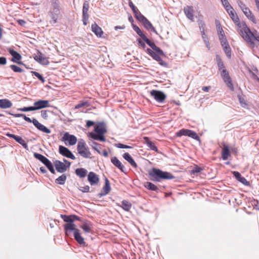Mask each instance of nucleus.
Returning <instances> with one entry per match:
<instances>
[{
  "label": "nucleus",
  "instance_id": "49",
  "mask_svg": "<svg viewBox=\"0 0 259 259\" xmlns=\"http://www.w3.org/2000/svg\"><path fill=\"white\" fill-rule=\"evenodd\" d=\"M88 12H82V21L84 25L87 24V21L89 18V15Z\"/></svg>",
  "mask_w": 259,
  "mask_h": 259
},
{
  "label": "nucleus",
  "instance_id": "62",
  "mask_svg": "<svg viewBox=\"0 0 259 259\" xmlns=\"http://www.w3.org/2000/svg\"><path fill=\"white\" fill-rule=\"evenodd\" d=\"M43 164L45 165L47 168H49L51 165L53 164L51 161L48 159L46 160V161Z\"/></svg>",
  "mask_w": 259,
  "mask_h": 259
},
{
  "label": "nucleus",
  "instance_id": "58",
  "mask_svg": "<svg viewBox=\"0 0 259 259\" xmlns=\"http://www.w3.org/2000/svg\"><path fill=\"white\" fill-rule=\"evenodd\" d=\"M90 187L88 186H86L84 187H81L80 190L82 192L85 193L88 192L89 191Z\"/></svg>",
  "mask_w": 259,
  "mask_h": 259
},
{
  "label": "nucleus",
  "instance_id": "26",
  "mask_svg": "<svg viewBox=\"0 0 259 259\" xmlns=\"http://www.w3.org/2000/svg\"><path fill=\"white\" fill-rule=\"evenodd\" d=\"M92 30L95 33L97 36L101 37L103 33L101 28L99 27L96 23L92 25Z\"/></svg>",
  "mask_w": 259,
  "mask_h": 259
},
{
  "label": "nucleus",
  "instance_id": "37",
  "mask_svg": "<svg viewBox=\"0 0 259 259\" xmlns=\"http://www.w3.org/2000/svg\"><path fill=\"white\" fill-rule=\"evenodd\" d=\"M66 180V176L63 174L56 180V183L60 185H63L65 184Z\"/></svg>",
  "mask_w": 259,
  "mask_h": 259
},
{
  "label": "nucleus",
  "instance_id": "42",
  "mask_svg": "<svg viewBox=\"0 0 259 259\" xmlns=\"http://www.w3.org/2000/svg\"><path fill=\"white\" fill-rule=\"evenodd\" d=\"M80 227L83 229L85 233H90L91 231L90 224L88 223H84Z\"/></svg>",
  "mask_w": 259,
  "mask_h": 259
},
{
  "label": "nucleus",
  "instance_id": "1",
  "mask_svg": "<svg viewBox=\"0 0 259 259\" xmlns=\"http://www.w3.org/2000/svg\"><path fill=\"white\" fill-rule=\"evenodd\" d=\"M239 33L243 39L249 44L251 48L254 47V43L252 41L251 37L259 42V34H254L247 27L245 23H238Z\"/></svg>",
  "mask_w": 259,
  "mask_h": 259
},
{
  "label": "nucleus",
  "instance_id": "4",
  "mask_svg": "<svg viewBox=\"0 0 259 259\" xmlns=\"http://www.w3.org/2000/svg\"><path fill=\"white\" fill-rule=\"evenodd\" d=\"M132 26L133 29L142 38L143 40L144 41L148 46H149L153 50L156 51L160 55L164 54L163 51L159 47L156 46V45L153 42H152L149 38H148L138 26L132 24Z\"/></svg>",
  "mask_w": 259,
  "mask_h": 259
},
{
  "label": "nucleus",
  "instance_id": "10",
  "mask_svg": "<svg viewBox=\"0 0 259 259\" xmlns=\"http://www.w3.org/2000/svg\"><path fill=\"white\" fill-rule=\"evenodd\" d=\"M150 95L159 103H162L166 98L165 95L161 91L158 90H152L150 92Z\"/></svg>",
  "mask_w": 259,
  "mask_h": 259
},
{
  "label": "nucleus",
  "instance_id": "61",
  "mask_svg": "<svg viewBox=\"0 0 259 259\" xmlns=\"http://www.w3.org/2000/svg\"><path fill=\"white\" fill-rule=\"evenodd\" d=\"M218 33H219V36H222V35L225 36V35L223 29L220 26H219L218 27Z\"/></svg>",
  "mask_w": 259,
  "mask_h": 259
},
{
  "label": "nucleus",
  "instance_id": "7",
  "mask_svg": "<svg viewBox=\"0 0 259 259\" xmlns=\"http://www.w3.org/2000/svg\"><path fill=\"white\" fill-rule=\"evenodd\" d=\"M177 137H181L182 136H188L196 140L200 141V138L197 133L192 130L188 129H182L176 133Z\"/></svg>",
  "mask_w": 259,
  "mask_h": 259
},
{
  "label": "nucleus",
  "instance_id": "3",
  "mask_svg": "<svg viewBox=\"0 0 259 259\" xmlns=\"http://www.w3.org/2000/svg\"><path fill=\"white\" fill-rule=\"evenodd\" d=\"M149 175L151 180L157 182H160L162 180H171L175 178L170 173L156 168H153Z\"/></svg>",
  "mask_w": 259,
  "mask_h": 259
},
{
  "label": "nucleus",
  "instance_id": "39",
  "mask_svg": "<svg viewBox=\"0 0 259 259\" xmlns=\"http://www.w3.org/2000/svg\"><path fill=\"white\" fill-rule=\"evenodd\" d=\"M217 64L219 68V70L220 71H222L224 68H225V66L223 62L222 61L221 58L219 56H217Z\"/></svg>",
  "mask_w": 259,
  "mask_h": 259
},
{
  "label": "nucleus",
  "instance_id": "34",
  "mask_svg": "<svg viewBox=\"0 0 259 259\" xmlns=\"http://www.w3.org/2000/svg\"><path fill=\"white\" fill-rule=\"evenodd\" d=\"M105 185L103 188V190L105 193L104 194H107L111 190L110 183L107 178H105Z\"/></svg>",
  "mask_w": 259,
  "mask_h": 259
},
{
  "label": "nucleus",
  "instance_id": "18",
  "mask_svg": "<svg viewBox=\"0 0 259 259\" xmlns=\"http://www.w3.org/2000/svg\"><path fill=\"white\" fill-rule=\"evenodd\" d=\"M184 13L187 17L192 21H194V9L192 6H186L184 8Z\"/></svg>",
  "mask_w": 259,
  "mask_h": 259
},
{
  "label": "nucleus",
  "instance_id": "51",
  "mask_svg": "<svg viewBox=\"0 0 259 259\" xmlns=\"http://www.w3.org/2000/svg\"><path fill=\"white\" fill-rule=\"evenodd\" d=\"M221 2L226 11H229V9H232V7L230 5L228 0H224Z\"/></svg>",
  "mask_w": 259,
  "mask_h": 259
},
{
  "label": "nucleus",
  "instance_id": "5",
  "mask_svg": "<svg viewBox=\"0 0 259 259\" xmlns=\"http://www.w3.org/2000/svg\"><path fill=\"white\" fill-rule=\"evenodd\" d=\"M51 7L49 11V15L52 20L51 23L55 24L57 22L58 16L60 14V4L58 0H51Z\"/></svg>",
  "mask_w": 259,
  "mask_h": 259
},
{
  "label": "nucleus",
  "instance_id": "17",
  "mask_svg": "<svg viewBox=\"0 0 259 259\" xmlns=\"http://www.w3.org/2000/svg\"><path fill=\"white\" fill-rule=\"evenodd\" d=\"M54 163L56 169L60 173H63L67 169L66 165L60 160H57L54 162Z\"/></svg>",
  "mask_w": 259,
  "mask_h": 259
},
{
  "label": "nucleus",
  "instance_id": "33",
  "mask_svg": "<svg viewBox=\"0 0 259 259\" xmlns=\"http://www.w3.org/2000/svg\"><path fill=\"white\" fill-rule=\"evenodd\" d=\"M88 171L83 168H78L76 169L75 174L80 178H84L86 176Z\"/></svg>",
  "mask_w": 259,
  "mask_h": 259
},
{
  "label": "nucleus",
  "instance_id": "63",
  "mask_svg": "<svg viewBox=\"0 0 259 259\" xmlns=\"http://www.w3.org/2000/svg\"><path fill=\"white\" fill-rule=\"evenodd\" d=\"M41 116L42 118L46 119L48 117L47 111L46 110H42L41 111Z\"/></svg>",
  "mask_w": 259,
  "mask_h": 259
},
{
  "label": "nucleus",
  "instance_id": "60",
  "mask_svg": "<svg viewBox=\"0 0 259 259\" xmlns=\"http://www.w3.org/2000/svg\"><path fill=\"white\" fill-rule=\"evenodd\" d=\"M7 63V59L4 57H0V64L1 65H5Z\"/></svg>",
  "mask_w": 259,
  "mask_h": 259
},
{
  "label": "nucleus",
  "instance_id": "44",
  "mask_svg": "<svg viewBox=\"0 0 259 259\" xmlns=\"http://www.w3.org/2000/svg\"><path fill=\"white\" fill-rule=\"evenodd\" d=\"M61 218L63 221L67 223L73 222L74 220L72 219V216L61 214Z\"/></svg>",
  "mask_w": 259,
  "mask_h": 259
},
{
  "label": "nucleus",
  "instance_id": "16",
  "mask_svg": "<svg viewBox=\"0 0 259 259\" xmlns=\"http://www.w3.org/2000/svg\"><path fill=\"white\" fill-rule=\"evenodd\" d=\"M88 180L92 186L98 184L99 178L97 175L94 172H90L88 176Z\"/></svg>",
  "mask_w": 259,
  "mask_h": 259
},
{
  "label": "nucleus",
  "instance_id": "56",
  "mask_svg": "<svg viewBox=\"0 0 259 259\" xmlns=\"http://www.w3.org/2000/svg\"><path fill=\"white\" fill-rule=\"evenodd\" d=\"M237 3L242 11L247 8L245 5L241 0H237Z\"/></svg>",
  "mask_w": 259,
  "mask_h": 259
},
{
  "label": "nucleus",
  "instance_id": "21",
  "mask_svg": "<svg viewBox=\"0 0 259 259\" xmlns=\"http://www.w3.org/2000/svg\"><path fill=\"white\" fill-rule=\"evenodd\" d=\"M160 56H165V54L160 55L155 51V52H154L152 55L151 57H152L154 60L157 61L161 66L165 67H167V63L165 61H163L160 58Z\"/></svg>",
  "mask_w": 259,
  "mask_h": 259
},
{
  "label": "nucleus",
  "instance_id": "9",
  "mask_svg": "<svg viewBox=\"0 0 259 259\" xmlns=\"http://www.w3.org/2000/svg\"><path fill=\"white\" fill-rule=\"evenodd\" d=\"M221 75L223 78L224 82L226 83L227 86L231 90H233V85L232 82L231 77L229 74L226 68H224L221 71Z\"/></svg>",
  "mask_w": 259,
  "mask_h": 259
},
{
  "label": "nucleus",
  "instance_id": "47",
  "mask_svg": "<svg viewBox=\"0 0 259 259\" xmlns=\"http://www.w3.org/2000/svg\"><path fill=\"white\" fill-rule=\"evenodd\" d=\"M18 111H22V112H28V111H35V108L33 106H29V107H24L23 108H18Z\"/></svg>",
  "mask_w": 259,
  "mask_h": 259
},
{
  "label": "nucleus",
  "instance_id": "24",
  "mask_svg": "<svg viewBox=\"0 0 259 259\" xmlns=\"http://www.w3.org/2000/svg\"><path fill=\"white\" fill-rule=\"evenodd\" d=\"M233 174L234 176L238 181L246 186L249 185V182L247 181L245 178L242 177L239 172L234 171L233 172Z\"/></svg>",
  "mask_w": 259,
  "mask_h": 259
},
{
  "label": "nucleus",
  "instance_id": "28",
  "mask_svg": "<svg viewBox=\"0 0 259 259\" xmlns=\"http://www.w3.org/2000/svg\"><path fill=\"white\" fill-rule=\"evenodd\" d=\"M242 11L248 19L252 21L254 23H256V19L249 8L247 7L244 10H242Z\"/></svg>",
  "mask_w": 259,
  "mask_h": 259
},
{
  "label": "nucleus",
  "instance_id": "50",
  "mask_svg": "<svg viewBox=\"0 0 259 259\" xmlns=\"http://www.w3.org/2000/svg\"><path fill=\"white\" fill-rule=\"evenodd\" d=\"M201 35H202V37L203 39V41H204L206 47L208 48V50H209L210 49V44L208 40V38L207 37L206 34H205V33H202Z\"/></svg>",
  "mask_w": 259,
  "mask_h": 259
},
{
  "label": "nucleus",
  "instance_id": "23",
  "mask_svg": "<svg viewBox=\"0 0 259 259\" xmlns=\"http://www.w3.org/2000/svg\"><path fill=\"white\" fill-rule=\"evenodd\" d=\"M74 237L75 240L81 245L84 246L85 245V242L84 240V238L81 236L79 230H75V232H74Z\"/></svg>",
  "mask_w": 259,
  "mask_h": 259
},
{
  "label": "nucleus",
  "instance_id": "57",
  "mask_svg": "<svg viewBox=\"0 0 259 259\" xmlns=\"http://www.w3.org/2000/svg\"><path fill=\"white\" fill-rule=\"evenodd\" d=\"M89 8V4L88 2L85 1L83 5L82 12H88Z\"/></svg>",
  "mask_w": 259,
  "mask_h": 259
},
{
  "label": "nucleus",
  "instance_id": "55",
  "mask_svg": "<svg viewBox=\"0 0 259 259\" xmlns=\"http://www.w3.org/2000/svg\"><path fill=\"white\" fill-rule=\"evenodd\" d=\"M136 18L141 23H143L144 21V20L147 19L141 13L139 14L137 16V17H136Z\"/></svg>",
  "mask_w": 259,
  "mask_h": 259
},
{
  "label": "nucleus",
  "instance_id": "36",
  "mask_svg": "<svg viewBox=\"0 0 259 259\" xmlns=\"http://www.w3.org/2000/svg\"><path fill=\"white\" fill-rule=\"evenodd\" d=\"M90 146L92 147V148L96 150L99 154H101V152L100 150V144L92 141L90 142Z\"/></svg>",
  "mask_w": 259,
  "mask_h": 259
},
{
  "label": "nucleus",
  "instance_id": "27",
  "mask_svg": "<svg viewBox=\"0 0 259 259\" xmlns=\"http://www.w3.org/2000/svg\"><path fill=\"white\" fill-rule=\"evenodd\" d=\"M12 103L7 99H0V108L2 109H7L11 107Z\"/></svg>",
  "mask_w": 259,
  "mask_h": 259
},
{
  "label": "nucleus",
  "instance_id": "8",
  "mask_svg": "<svg viewBox=\"0 0 259 259\" xmlns=\"http://www.w3.org/2000/svg\"><path fill=\"white\" fill-rule=\"evenodd\" d=\"M33 58L36 61L41 65H47L49 64L48 58L46 57L45 55L38 50H37L36 53L34 54Z\"/></svg>",
  "mask_w": 259,
  "mask_h": 259
},
{
  "label": "nucleus",
  "instance_id": "12",
  "mask_svg": "<svg viewBox=\"0 0 259 259\" xmlns=\"http://www.w3.org/2000/svg\"><path fill=\"white\" fill-rule=\"evenodd\" d=\"M9 53L12 56V61L20 65H24V64L20 61L22 57L21 55L17 52L15 51L12 49L9 48L8 49Z\"/></svg>",
  "mask_w": 259,
  "mask_h": 259
},
{
  "label": "nucleus",
  "instance_id": "14",
  "mask_svg": "<svg viewBox=\"0 0 259 259\" xmlns=\"http://www.w3.org/2000/svg\"><path fill=\"white\" fill-rule=\"evenodd\" d=\"M6 135L9 138H13L17 142H18L19 144H21L24 148H25L26 150H28V147L27 145V144L25 142V140H24L21 137L16 136L15 135L10 134V133H7Z\"/></svg>",
  "mask_w": 259,
  "mask_h": 259
},
{
  "label": "nucleus",
  "instance_id": "40",
  "mask_svg": "<svg viewBox=\"0 0 259 259\" xmlns=\"http://www.w3.org/2000/svg\"><path fill=\"white\" fill-rule=\"evenodd\" d=\"M224 51L225 52L226 56L229 58H231V50L229 45V44L223 46Z\"/></svg>",
  "mask_w": 259,
  "mask_h": 259
},
{
  "label": "nucleus",
  "instance_id": "30",
  "mask_svg": "<svg viewBox=\"0 0 259 259\" xmlns=\"http://www.w3.org/2000/svg\"><path fill=\"white\" fill-rule=\"evenodd\" d=\"M123 157L125 160L128 161L134 167H137V164L128 153H125L123 155Z\"/></svg>",
  "mask_w": 259,
  "mask_h": 259
},
{
  "label": "nucleus",
  "instance_id": "29",
  "mask_svg": "<svg viewBox=\"0 0 259 259\" xmlns=\"http://www.w3.org/2000/svg\"><path fill=\"white\" fill-rule=\"evenodd\" d=\"M144 140L145 143L147 145V146L150 148L151 150L157 152L158 149L157 147L154 145V144L150 140L149 138L147 137H144L143 138Z\"/></svg>",
  "mask_w": 259,
  "mask_h": 259
},
{
  "label": "nucleus",
  "instance_id": "20",
  "mask_svg": "<svg viewBox=\"0 0 259 259\" xmlns=\"http://www.w3.org/2000/svg\"><path fill=\"white\" fill-rule=\"evenodd\" d=\"M32 123L38 130L47 134H49L51 133L50 130L45 125L40 123L36 119L33 118V121H32Z\"/></svg>",
  "mask_w": 259,
  "mask_h": 259
},
{
  "label": "nucleus",
  "instance_id": "38",
  "mask_svg": "<svg viewBox=\"0 0 259 259\" xmlns=\"http://www.w3.org/2000/svg\"><path fill=\"white\" fill-rule=\"evenodd\" d=\"M33 156L36 159L41 161L42 163H44L46 160L48 159L47 157L39 153H34Z\"/></svg>",
  "mask_w": 259,
  "mask_h": 259
},
{
  "label": "nucleus",
  "instance_id": "22",
  "mask_svg": "<svg viewBox=\"0 0 259 259\" xmlns=\"http://www.w3.org/2000/svg\"><path fill=\"white\" fill-rule=\"evenodd\" d=\"M75 230H78L75 228V225L73 222L67 223L64 226V230L66 235L68 236L70 232L74 231L75 232Z\"/></svg>",
  "mask_w": 259,
  "mask_h": 259
},
{
  "label": "nucleus",
  "instance_id": "53",
  "mask_svg": "<svg viewBox=\"0 0 259 259\" xmlns=\"http://www.w3.org/2000/svg\"><path fill=\"white\" fill-rule=\"evenodd\" d=\"M115 147L120 149H132L133 147L130 146L124 145L121 143H118L115 145Z\"/></svg>",
  "mask_w": 259,
  "mask_h": 259
},
{
  "label": "nucleus",
  "instance_id": "54",
  "mask_svg": "<svg viewBox=\"0 0 259 259\" xmlns=\"http://www.w3.org/2000/svg\"><path fill=\"white\" fill-rule=\"evenodd\" d=\"M202 170V168L197 165L195 166L191 170V173L193 174H198Z\"/></svg>",
  "mask_w": 259,
  "mask_h": 259
},
{
  "label": "nucleus",
  "instance_id": "6",
  "mask_svg": "<svg viewBox=\"0 0 259 259\" xmlns=\"http://www.w3.org/2000/svg\"><path fill=\"white\" fill-rule=\"evenodd\" d=\"M78 153L84 158H89L91 153L89 148L87 147L86 144L83 140H80L78 141L77 146Z\"/></svg>",
  "mask_w": 259,
  "mask_h": 259
},
{
  "label": "nucleus",
  "instance_id": "19",
  "mask_svg": "<svg viewBox=\"0 0 259 259\" xmlns=\"http://www.w3.org/2000/svg\"><path fill=\"white\" fill-rule=\"evenodd\" d=\"M111 161L112 164L116 167H117L118 169H119L122 172L124 173H126V169L124 166V165L122 164V163L117 159V158L115 156L113 157Z\"/></svg>",
  "mask_w": 259,
  "mask_h": 259
},
{
  "label": "nucleus",
  "instance_id": "45",
  "mask_svg": "<svg viewBox=\"0 0 259 259\" xmlns=\"http://www.w3.org/2000/svg\"><path fill=\"white\" fill-rule=\"evenodd\" d=\"M90 106V103L88 101H82L80 102L79 104H77L75 108L79 109L84 106L89 107Z\"/></svg>",
  "mask_w": 259,
  "mask_h": 259
},
{
  "label": "nucleus",
  "instance_id": "35",
  "mask_svg": "<svg viewBox=\"0 0 259 259\" xmlns=\"http://www.w3.org/2000/svg\"><path fill=\"white\" fill-rule=\"evenodd\" d=\"M120 206L125 211H129L132 207V204L128 201L123 200L121 201Z\"/></svg>",
  "mask_w": 259,
  "mask_h": 259
},
{
  "label": "nucleus",
  "instance_id": "52",
  "mask_svg": "<svg viewBox=\"0 0 259 259\" xmlns=\"http://www.w3.org/2000/svg\"><path fill=\"white\" fill-rule=\"evenodd\" d=\"M219 39L220 40V42H221V44L222 47L228 44L227 39L225 35V36H223V35L219 36Z\"/></svg>",
  "mask_w": 259,
  "mask_h": 259
},
{
  "label": "nucleus",
  "instance_id": "2",
  "mask_svg": "<svg viewBox=\"0 0 259 259\" xmlns=\"http://www.w3.org/2000/svg\"><path fill=\"white\" fill-rule=\"evenodd\" d=\"M94 131L95 133L91 132L88 136L94 140H98L102 142L106 141L104 134L107 133L106 125L104 122H98L94 126Z\"/></svg>",
  "mask_w": 259,
  "mask_h": 259
},
{
  "label": "nucleus",
  "instance_id": "48",
  "mask_svg": "<svg viewBox=\"0 0 259 259\" xmlns=\"http://www.w3.org/2000/svg\"><path fill=\"white\" fill-rule=\"evenodd\" d=\"M11 69L15 72H22L24 70L15 65H10Z\"/></svg>",
  "mask_w": 259,
  "mask_h": 259
},
{
  "label": "nucleus",
  "instance_id": "15",
  "mask_svg": "<svg viewBox=\"0 0 259 259\" xmlns=\"http://www.w3.org/2000/svg\"><path fill=\"white\" fill-rule=\"evenodd\" d=\"M35 110L50 107L49 102L48 100H39L33 103Z\"/></svg>",
  "mask_w": 259,
  "mask_h": 259
},
{
  "label": "nucleus",
  "instance_id": "41",
  "mask_svg": "<svg viewBox=\"0 0 259 259\" xmlns=\"http://www.w3.org/2000/svg\"><path fill=\"white\" fill-rule=\"evenodd\" d=\"M145 186L147 189L152 191H157L158 189L157 187L151 182H147Z\"/></svg>",
  "mask_w": 259,
  "mask_h": 259
},
{
  "label": "nucleus",
  "instance_id": "13",
  "mask_svg": "<svg viewBox=\"0 0 259 259\" xmlns=\"http://www.w3.org/2000/svg\"><path fill=\"white\" fill-rule=\"evenodd\" d=\"M62 140L64 142H68L69 144L71 146L75 145L77 142L76 137L74 135L69 134L67 132L64 134Z\"/></svg>",
  "mask_w": 259,
  "mask_h": 259
},
{
  "label": "nucleus",
  "instance_id": "32",
  "mask_svg": "<svg viewBox=\"0 0 259 259\" xmlns=\"http://www.w3.org/2000/svg\"><path fill=\"white\" fill-rule=\"evenodd\" d=\"M230 155L229 148L228 146L225 145L222 149V157L224 160L228 159L229 156Z\"/></svg>",
  "mask_w": 259,
  "mask_h": 259
},
{
  "label": "nucleus",
  "instance_id": "25",
  "mask_svg": "<svg viewBox=\"0 0 259 259\" xmlns=\"http://www.w3.org/2000/svg\"><path fill=\"white\" fill-rule=\"evenodd\" d=\"M228 13L229 14L230 17L232 18L233 21L236 23V25L238 26V23H242L243 22H239V19L238 17L237 16L236 12L234 11V9L233 7L231 9H229V11H227Z\"/></svg>",
  "mask_w": 259,
  "mask_h": 259
},
{
  "label": "nucleus",
  "instance_id": "31",
  "mask_svg": "<svg viewBox=\"0 0 259 259\" xmlns=\"http://www.w3.org/2000/svg\"><path fill=\"white\" fill-rule=\"evenodd\" d=\"M142 23H143L144 27L146 29H147L148 30H151L153 32L157 33L155 28L153 26L151 23L147 19H145Z\"/></svg>",
  "mask_w": 259,
  "mask_h": 259
},
{
  "label": "nucleus",
  "instance_id": "59",
  "mask_svg": "<svg viewBox=\"0 0 259 259\" xmlns=\"http://www.w3.org/2000/svg\"><path fill=\"white\" fill-rule=\"evenodd\" d=\"M138 40V44L141 46L142 48L143 49H145V47H146V45H145V44L141 40V38H138L137 39Z\"/></svg>",
  "mask_w": 259,
  "mask_h": 259
},
{
  "label": "nucleus",
  "instance_id": "11",
  "mask_svg": "<svg viewBox=\"0 0 259 259\" xmlns=\"http://www.w3.org/2000/svg\"><path fill=\"white\" fill-rule=\"evenodd\" d=\"M59 152L60 154L66 157L67 158H69L73 160L75 159V156L72 154L71 151L63 146H59Z\"/></svg>",
  "mask_w": 259,
  "mask_h": 259
},
{
  "label": "nucleus",
  "instance_id": "46",
  "mask_svg": "<svg viewBox=\"0 0 259 259\" xmlns=\"http://www.w3.org/2000/svg\"><path fill=\"white\" fill-rule=\"evenodd\" d=\"M31 73L35 75L39 80L41 81L42 83H44L45 82V78L39 73L36 71H31Z\"/></svg>",
  "mask_w": 259,
  "mask_h": 259
},
{
  "label": "nucleus",
  "instance_id": "64",
  "mask_svg": "<svg viewBox=\"0 0 259 259\" xmlns=\"http://www.w3.org/2000/svg\"><path fill=\"white\" fill-rule=\"evenodd\" d=\"M95 124V122L91 120H87V124L86 126L87 127H90Z\"/></svg>",
  "mask_w": 259,
  "mask_h": 259
},
{
  "label": "nucleus",
  "instance_id": "43",
  "mask_svg": "<svg viewBox=\"0 0 259 259\" xmlns=\"http://www.w3.org/2000/svg\"><path fill=\"white\" fill-rule=\"evenodd\" d=\"M198 23L201 33H205V24L204 21L202 20H199L198 21Z\"/></svg>",
  "mask_w": 259,
  "mask_h": 259
}]
</instances>
